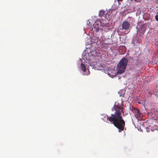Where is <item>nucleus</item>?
Here are the masks:
<instances>
[{
  "mask_svg": "<svg viewBox=\"0 0 158 158\" xmlns=\"http://www.w3.org/2000/svg\"><path fill=\"white\" fill-rule=\"evenodd\" d=\"M123 0H117L118 2H119L120 1H122Z\"/></svg>",
  "mask_w": 158,
  "mask_h": 158,
  "instance_id": "nucleus-11",
  "label": "nucleus"
},
{
  "mask_svg": "<svg viewBox=\"0 0 158 158\" xmlns=\"http://www.w3.org/2000/svg\"><path fill=\"white\" fill-rule=\"evenodd\" d=\"M105 11L104 10H100L99 12V16L101 17L102 16H103L105 14Z\"/></svg>",
  "mask_w": 158,
  "mask_h": 158,
  "instance_id": "nucleus-8",
  "label": "nucleus"
},
{
  "mask_svg": "<svg viewBox=\"0 0 158 158\" xmlns=\"http://www.w3.org/2000/svg\"><path fill=\"white\" fill-rule=\"evenodd\" d=\"M132 111L134 113L135 115L137 116L138 117L141 118V113L137 109L132 108Z\"/></svg>",
  "mask_w": 158,
  "mask_h": 158,
  "instance_id": "nucleus-5",
  "label": "nucleus"
},
{
  "mask_svg": "<svg viewBox=\"0 0 158 158\" xmlns=\"http://www.w3.org/2000/svg\"><path fill=\"white\" fill-rule=\"evenodd\" d=\"M157 13L158 14V11L157 12Z\"/></svg>",
  "mask_w": 158,
  "mask_h": 158,
  "instance_id": "nucleus-13",
  "label": "nucleus"
},
{
  "mask_svg": "<svg viewBox=\"0 0 158 158\" xmlns=\"http://www.w3.org/2000/svg\"><path fill=\"white\" fill-rule=\"evenodd\" d=\"M114 113L108 117L107 119L118 129V132H120L124 130L125 125V122L122 116V114H124L123 107L121 104L115 103L114 106Z\"/></svg>",
  "mask_w": 158,
  "mask_h": 158,
  "instance_id": "nucleus-1",
  "label": "nucleus"
},
{
  "mask_svg": "<svg viewBox=\"0 0 158 158\" xmlns=\"http://www.w3.org/2000/svg\"><path fill=\"white\" fill-rule=\"evenodd\" d=\"M89 73H88V74H87V75H88L89 74Z\"/></svg>",
  "mask_w": 158,
  "mask_h": 158,
  "instance_id": "nucleus-12",
  "label": "nucleus"
},
{
  "mask_svg": "<svg viewBox=\"0 0 158 158\" xmlns=\"http://www.w3.org/2000/svg\"><path fill=\"white\" fill-rule=\"evenodd\" d=\"M81 70L83 72H85L86 71L85 66V65L82 63L81 64Z\"/></svg>",
  "mask_w": 158,
  "mask_h": 158,
  "instance_id": "nucleus-7",
  "label": "nucleus"
},
{
  "mask_svg": "<svg viewBox=\"0 0 158 158\" xmlns=\"http://www.w3.org/2000/svg\"><path fill=\"white\" fill-rule=\"evenodd\" d=\"M130 24L127 21H124L122 24V29L127 30L130 28Z\"/></svg>",
  "mask_w": 158,
  "mask_h": 158,
  "instance_id": "nucleus-3",
  "label": "nucleus"
},
{
  "mask_svg": "<svg viewBox=\"0 0 158 158\" xmlns=\"http://www.w3.org/2000/svg\"><path fill=\"white\" fill-rule=\"evenodd\" d=\"M94 28L93 29L94 31H95L96 32H98L100 29L99 28V22L96 21L95 24H94Z\"/></svg>",
  "mask_w": 158,
  "mask_h": 158,
  "instance_id": "nucleus-4",
  "label": "nucleus"
},
{
  "mask_svg": "<svg viewBox=\"0 0 158 158\" xmlns=\"http://www.w3.org/2000/svg\"><path fill=\"white\" fill-rule=\"evenodd\" d=\"M145 29L144 27H141L140 29H139V31L141 34H143L145 32Z\"/></svg>",
  "mask_w": 158,
  "mask_h": 158,
  "instance_id": "nucleus-6",
  "label": "nucleus"
},
{
  "mask_svg": "<svg viewBox=\"0 0 158 158\" xmlns=\"http://www.w3.org/2000/svg\"><path fill=\"white\" fill-rule=\"evenodd\" d=\"M128 60L126 58H122L117 65L116 69L118 74H121L123 73L127 67Z\"/></svg>",
  "mask_w": 158,
  "mask_h": 158,
  "instance_id": "nucleus-2",
  "label": "nucleus"
},
{
  "mask_svg": "<svg viewBox=\"0 0 158 158\" xmlns=\"http://www.w3.org/2000/svg\"><path fill=\"white\" fill-rule=\"evenodd\" d=\"M157 63V60H154V63L155 64H156Z\"/></svg>",
  "mask_w": 158,
  "mask_h": 158,
  "instance_id": "nucleus-10",
  "label": "nucleus"
},
{
  "mask_svg": "<svg viewBox=\"0 0 158 158\" xmlns=\"http://www.w3.org/2000/svg\"><path fill=\"white\" fill-rule=\"evenodd\" d=\"M155 19L156 21H158V15H156L155 16Z\"/></svg>",
  "mask_w": 158,
  "mask_h": 158,
  "instance_id": "nucleus-9",
  "label": "nucleus"
},
{
  "mask_svg": "<svg viewBox=\"0 0 158 158\" xmlns=\"http://www.w3.org/2000/svg\"><path fill=\"white\" fill-rule=\"evenodd\" d=\"M131 0V1H132L133 0Z\"/></svg>",
  "mask_w": 158,
  "mask_h": 158,
  "instance_id": "nucleus-14",
  "label": "nucleus"
}]
</instances>
